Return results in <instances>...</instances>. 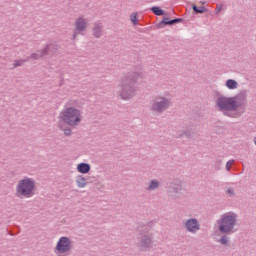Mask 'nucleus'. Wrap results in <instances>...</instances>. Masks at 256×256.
<instances>
[{
    "label": "nucleus",
    "mask_w": 256,
    "mask_h": 256,
    "mask_svg": "<svg viewBox=\"0 0 256 256\" xmlns=\"http://www.w3.org/2000/svg\"><path fill=\"white\" fill-rule=\"evenodd\" d=\"M247 104V90H241L239 94L232 97L219 96L216 99L215 105L225 117L234 118V114L231 112L239 111L243 108V105Z\"/></svg>",
    "instance_id": "f257e3e1"
},
{
    "label": "nucleus",
    "mask_w": 256,
    "mask_h": 256,
    "mask_svg": "<svg viewBox=\"0 0 256 256\" xmlns=\"http://www.w3.org/2000/svg\"><path fill=\"white\" fill-rule=\"evenodd\" d=\"M218 231L222 235L218 239V243L224 247H231V240L229 235H233L237 231V214L235 212L224 213L220 219L217 220Z\"/></svg>",
    "instance_id": "f03ea898"
},
{
    "label": "nucleus",
    "mask_w": 256,
    "mask_h": 256,
    "mask_svg": "<svg viewBox=\"0 0 256 256\" xmlns=\"http://www.w3.org/2000/svg\"><path fill=\"white\" fill-rule=\"evenodd\" d=\"M137 81H139V73L128 72L124 78H122L120 87V97L124 101L133 99L137 95Z\"/></svg>",
    "instance_id": "7ed1b4c3"
},
{
    "label": "nucleus",
    "mask_w": 256,
    "mask_h": 256,
    "mask_svg": "<svg viewBox=\"0 0 256 256\" xmlns=\"http://www.w3.org/2000/svg\"><path fill=\"white\" fill-rule=\"evenodd\" d=\"M35 189V180L25 177L19 180L16 185V197H18V199H30V197L35 195Z\"/></svg>",
    "instance_id": "20e7f679"
},
{
    "label": "nucleus",
    "mask_w": 256,
    "mask_h": 256,
    "mask_svg": "<svg viewBox=\"0 0 256 256\" xmlns=\"http://www.w3.org/2000/svg\"><path fill=\"white\" fill-rule=\"evenodd\" d=\"M60 119L66 125H70V127H75L81 123V110L70 106L64 109L60 113Z\"/></svg>",
    "instance_id": "39448f33"
},
{
    "label": "nucleus",
    "mask_w": 256,
    "mask_h": 256,
    "mask_svg": "<svg viewBox=\"0 0 256 256\" xmlns=\"http://www.w3.org/2000/svg\"><path fill=\"white\" fill-rule=\"evenodd\" d=\"M72 243L71 238L67 236L60 237L56 247L54 248V253H56L58 256H63L70 253L71 249H73Z\"/></svg>",
    "instance_id": "423d86ee"
},
{
    "label": "nucleus",
    "mask_w": 256,
    "mask_h": 256,
    "mask_svg": "<svg viewBox=\"0 0 256 256\" xmlns=\"http://www.w3.org/2000/svg\"><path fill=\"white\" fill-rule=\"evenodd\" d=\"M170 106L171 100H169L167 97L158 96L154 100H152L150 109L154 113H158V115H161V113L167 111Z\"/></svg>",
    "instance_id": "0eeeda50"
},
{
    "label": "nucleus",
    "mask_w": 256,
    "mask_h": 256,
    "mask_svg": "<svg viewBox=\"0 0 256 256\" xmlns=\"http://www.w3.org/2000/svg\"><path fill=\"white\" fill-rule=\"evenodd\" d=\"M153 234H142L138 238L137 247L140 251H151L153 249Z\"/></svg>",
    "instance_id": "6e6552de"
},
{
    "label": "nucleus",
    "mask_w": 256,
    "mask_h": 256,
    "mask_svg": "<svg viewBox=\"0 0 256 256\" xmlns=\"http://www.w3.org/2000/svg\"><path fill=\"white\" fill-rule=\"evenodd\" d=\"M181 191H183V184L181 181H176L168 188L167 195L168 197H171V199H177L181 194Z\"/></svg>",
    "instance_id": "1a4fd4ad"
},
{
    "label": "nucleus",
    "mask_w": 256,
    "mask_h": 256,
    "mask_svg": "<svg viewBox=\"0 0 256 256\" xmlns=\"http://www.w3.org/2000/svg\"><path fill=\"white\" fill-rule=\"evenodd\" d=\"M184 227L189 233H197L201 229V224L197 218H190L186 220Z\"/></svg>",
    "instance_id": "9d476101"
},
{
    "label": "nucleus",
    "mask_w": 256,
    "mask_h": 256,
    "mask_svg": "<svg viewBox=\"0 0 256 256\" xmlns=\"http://www.w3.org/2000/svg\"><path fill=\"white\" fill-rule=\"evenodd\" d=\"M59 51V45L55 43L46 44L42 49V55H55Z\"/></svg>",
    "instance_id": "9b49d317"
},
{
    "label": "nucleus",
    "mask_w": 256,
    "mask_h": 256,
    "mask_svg": "<svg viewBox=\"0 0 256 256\" xmlns=\"http://www.w3.org/2000/svg\"><path fill=\"white\" fill-rule=\"evenodd\" d=\"M87 29V21L85 18L79 17L75 21V30L77 33H83Z\"/></svg>",
    "instance_id": "f8f14e48"
},
{
    "label": "nucleus",
    "mask_w": 256,
    "mask_h": 256,
    "mask_svg": "<svg viewBox=\"0 0 256 256\" xmlns=\"http://www.w3.org/2000/svg\"><path fill=\"white\" fill-rule=\"evenodd\" d=\"M76 169L78 173H82V175H87V173H90L91 171V164L87 162H81L77 164Z\"/></svg>",
    "instance_id": "ddd939ff"
},
{
    "label": "nucleus",
    "mask_w": 256,
    "mask_h": 256,
    "mask_svg": "<svg viewBox=\"0 0 256 256\" xmlns=\"http://www.w3.org/2000/svg\"><path fill=\"white\" fill-rule=\"evenodd\" d=\"M76 184H77V187H79L80 189L87 187V185L89 184V177L78 175L76 177Z\"/></svg>",
    "instance_id": "4468645a"
},
{
    "label": "nucleus",
    "mask_w": 256,
    "mask_h": 256,
    "mask_svg": "<svg viewBox=\"0 0 256 256\" xmlns=\"http://www.w3.org/2000/svg\"><path fill=\"white\" fill-rule=\"evenodd\" d=\"M92 31L96 39H101V36L103 35V26L99 23H95Z\"/></svg>",
    "instance_id": "2eb2a0df"
},
{
    "label": "nucleus",
    "mask_w": 256,
    "mask_h": 256,
    "mask_svg": "<svg viewBox=\"0 0 256 256\" xmlns=\"http://www.w3.org/2000/svg\"><path fill=\"white\" fill-rule=\"evenodd\" d=\"M183 137H185L186 139H191V137H193V135L191 134V130H178L176 132V139H183Z\"/></svg>",
    "instance_id": "dca6fc26"
},
{
    "label": "nucleus",
    "mask_w": 256,
    "mask_h": 256,
    "mask_svg": "<svg viewBox=\"0 0 256 256\" xmlns=\"http://www.w3.org/2000/svg\"><path fill=\"white\" fill-rule=\"evenodd\" d=\"M151 225H153L152 222H150L149 224L140 226V227L138 228L139 231H140V236H141V235H152V234H151V229H152V226H151Z\"/></svg>",
    "instance_id": "f3484780"
},
{
    "label": "nucleus",
    "mask_w": 256,
    "mask_h": 256,
    "mask_svg": "<svg viewBox=\"0 0 256 256\" xmlns=\"http://www.w3.org/2000/svg\"><path fill=\"white\" fill-rule=\"evenodd\" d=\"M192 11L195 13V15H203V13H207L209 9H207L205 6L198 7L197 4H193Z\"/></svg>",
    "instance_id": "a211bd4d"
},
{
    "label": "nucleus",
    "mask_w": 256,
    "mask_h": 256,
    "mask_svg": "<svg viewBox=\"0 0 256 256\" xmlns=\"http://www.w3.org/2000/svg\"><path fill=\"white\" fill-rule=\"evenodd\" d=\"M167 25L173 26L171 19H169L168 17H163L162 21H160L156 25V27H157V29H163V28L167 27Z\"/></svg>",
    "instance_id": "6ab92c4d"
},
{
    "label": "nucleus",
    "mask_w": 256,
    "mask_h": 256,
    "mask_svg": "<svg viewBox=\"0 0 256 256\" xmlns=\"http://www.w3.org/2000/svg\"><path fill=\"white\" fill-rule=\"evenodd\" d=\"M150 11L157 17H161L163 15H166L165 10L161 9L159 6H153L150 8Z\"/></svg>",
    "instance_id": "aec40b11"
},
{
    "label": "nucleus",
    "mask_w": 256,
    "mask_h": 256,
    "mask_svg": "<svg viewBox=\"0 0 256 256\" xmlns=\"http://www.w3.org/2000/svg\"><path fill=\"white\" fill-rule=\"evenodd\" d=\"M43 57H45V55H43V50H38V53H32L26 59H28V61H31V59L37 61V59H43Z\"/></svg>",
    "instance_id": "412c9836"
},
{
    "label": "nucleus",
    "mask_w": 256,
    "mask_h": 256,
    "mask_svg": "<svg viewBox=\"0 0 256 256\" xmlns=\"http://www.w3.org/2000/svg\"><path fill=\"white\" fill-rule=\"evenodd\" d=\"M225 86L227 87V89L233 90L239 87V83L234 79H228L226 80Z\"/></svg>",
    "instance_id": "4be33fe9"
},
{
    "label": "nucleus",
    "mask_w": 256,
    "mask_h": 256,
    "mask_svg": "<svg viewBox=\"0 0 256 256\" xmlns=\"http://www.w3.org/2000/svg\"><path fill=\"white\" fill-rule=\"evenodd\" d=\"M155 189H159V180H151L147 187V191H155Z\"/></svg>",
    "instance_id": "5701e85b"
},
{
    "label": "nucleus",
    "mask_w": 256,
    "mask_h": 256,
    "mask_svg": "<svg viewBox=\"0 0 256 256\" xmlns=\"http://www.w3.org/2000/svg\"><path fill=\"white\" fill-rule=\"evenodd\" d=\"M59 129H61L62 131H64V135L66 137H71L73 130L71 128H64L63 125L58 124Z\"/></svg>",
    "instance_id": "b1692460"
},
{
    "label": "nucleus",
    "mask_w": 256,
    "mask_h": 256,
    "mask_svg": "<svg viewBox=\"0 0 256 256\" xmlns=\"http://www.w3.org/2000/svg\"><path fill=\"white\" fill-rule=\"evenodd\" d=\"M27 61H29V59H20V60H15L14 64H13V69H17V67H21L23 66L24 63H27Z\"/></svg>",
    "instance_id": "393cba45"
},
{
    "label": "nucleus",
    "mask_w": 256,
    "mask_h": 256,
    "mask_svg": "<svg viewBox=\"0 0 256 256\" xmlns=\"http://www.w3.org/2000/svg\"><path fill=\"white\" fill-rule=\"evenodd\" d=\"M130 21L132 22L133 25H138L139 23V18L137 16V12H133L131 15H130Z\"/></svg>",
    "instance_id": "a878e982"
},
{
    "label": "nucleus",
    "mask_w": 256,
    "mask_h": 256,
    "mask_svg": "<svg viewBox=\"0 0 256 256\" xmlns=\"http://www.w3.org/2000/svg\"><path fill=\"white\" fill-rule=\"evenodd\" d=\"M19 233H21V228L19 226L15 225L13 228V232L9 231L8 235H11V236L19 235Z\"/></svg>",
    "instance_id": "bb28decb"
},
{
    "label": "nucleus",
    "mask_w": 256,
    "mask_h": 256,
    "mask_svg": "<svg viewBox=\"0 0 256 256\" xmlns=\"http://www.w3.org/2000/svg\"><path fill=\"white\" fill-rule=\"evenodd\" d=\"M226 195H229V197H235V189L233 187H230L226 190Z\"/></svg>",
    "instance_id": "cd10ccee"
},
{
    "label": "nucleus",
    "mask_w": 256,
    "mask_h": 256,
    "mask_svg": "<svg viewBox=\"0 0 256 256\" xmlns=\"http://www.w3.org/2000/svg\"><path fill=\"white\" fill-rule=\"evenodd\" d=\"M185 20L183 18H174L171 19L172 25H177V23H183Z\"/></svg>",
    "instance_id": "c85d7f7f"
},
{
    "label": "nucleus",
    "mask_w": 256,
    "mask_h": 256,
    "mask_svg": "<svg viewBox=\"0 0 256 256\" xmlns=\"http://www.w3.org/2000/svg\"><path fill=\"white\" fill-rule=\"evenodd\" d=\"M233 163H235L234 159H231L226 163V171H231V166L233 165Z\"/></svg>",
    "instance_id": "c756f323"
},
{
    "label": "nucleus",
    "mask_w": 256,
    "mask_h": 256,
    "mask_svg": "<svg viewBox=\"0 0 256 256\" xmlns=\"http://www.w3.org/2000/svg\"><path fill=\"white\" fill-rule=\"evenodd\" d=\"M79 33L81 32H77V30H74V33L72 35V40L75 41V39H77V35H79Z\"/></svg>",
    "instance_id": "7c9ffc66"
},
{
    "label": "nucleus",
    "mask_w": 256,
    "mask_h": 256,
    "mask_svg": "<svg viewBox=\"0 0 256 256\" xmlns=\"http://www.w3.org/2000/svg\"><path fill=\"white\" fill-rule=\"evenodd\" d=\"M221 11H223V6L217 5V7H216V13H221Z\"/></svg>",
    "instance_id": "2f4dec72"
},
{
    "label": "nucleus",
    "mask_w": 256,
    "mask_h": 256,
    "mask_svg": "<svg viewBox=\"0 0 256 256\" xmlns=\"http://www.w3.org/2000/svg\"><path fill=\"white\" fill-rule=\"evenodd\" d=\"M200 3H201V5H205V3H207V2H205V1H204V2H203V1H201Z\"/></svg>",
    "instance_id": "473e14b6"
},
{
    "label": "nucleus",
    "mask_w": 256,
    "mask_h": 256,
    "mask_svg": "<svg viewBox=\"0 0 256 256\" xmlns=\"http://www.w3.org/2000/svg\"><path fill=\"white\" fill-rule=\"evenodd\" d=\"M61 85H63V80H61V82H60V87H61Z\"/></svg>",
    "instance_id": "72a5a7b5"
}]
</instances>
